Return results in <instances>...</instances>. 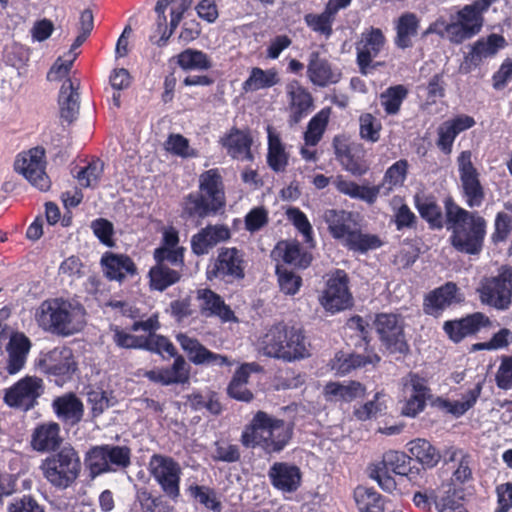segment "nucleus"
I'll return each mask as SVG.
<instances>
[{"instance_id":"obj_1","label":"nucleus","mask_w":512,"mask_h":512,"mask_svg":"<svg viewBox=\"0 0 512 512\" xmlns=\"http://www.w3.org/2000/svg\"><path fill=\"white\" fill-rule=\"evenodd\" d=\"M445 223L451 232L450 244L458 252L479 255L483 250L487 222L478 212H470L452 199L445 201Z\"/></svg>"},{"instance_id":"obj_45","label":"nucleus","mask_w":512,"mask_h":512,"mask_svg":"<svg viewBox=\"0 0 512 512\" xmlns=\"http://www.w3.org/2000/svg\"><path fill=\"white\" fill-rule=\"evenodd\" d=\"M105 445L94 446L86 454L85 462L90 476L95 478L103 473L115 471L109 466Z\"/></svg>"},{"instance_id":"obj_60","label":"nucleus","mask_w":512,"mask_h":512,"mask_svg":"<svg viewBox=\"0 0 512 512\" xmlns=\"http://www.w3.org/2000/svg\"><path fill=\"white\" fill-rule=\"evenodd\" d=\"M276 273L280 290L287 295L296 294L302 283L301 277L279 266H277Z\"/></svg>"},{"instance_id":"obj_31","label":"nucleus","mask_w":512,"mask_h":512,"mask_svg":"<svg viewBox=\"0 0 512 512\" xmlns=\"http://www.w3.org/2000/svg\"><path fill=\"white\" fill-rule=\"evenodd\" d=\"M457 290L456 284L452 282L435 289L426 296L424 311L429 315L438 316L445 308L460 301Z\"/></svg>"},{"instance_id":"obj_52","label":"nucleus","mask_w":512,"mask_h":512,"mask_svg":"<svg viewBox=\"0 0 512 512\" xmlns=\"http://www.w3.org/2000/svg\"><path fill=\"white\" fill-rule=\"evenodd\" d=\"M381 122L371 113H364L359 117V135L361 139L376 143L380 139Z\"/></svg>"},{"instance_id":"obj_50","label":"nucleus","mask_w":512,"mask_h":512,"mask_svg":"<svg viewBox=\"0 0 512 512\" xmlns=\"http://www.w3.org/2000/svg\"><path fill=\"white\" fill-rule=\"evenodd\" d=\"M329 120V110H321L308 123L304 133L306 145L315 146L321 140Z\"/></svg>"},{"instance_id":"obj_18","label":"nucleus","mask_w":512,"mask_h":512,"mask_svg":"<svg viewBox=\"0 0 512 512\" xmlns=\"http://www.w3.org/2000/svg\"><path fill=\"white\" fill-rule=\"evenodd\" d=\"M215 277L228 280L244 278L243 253L236 248H221L214 264Z\"/></svg>"},{"instance_id":"obj_20","label":"nucleus","mask_w":512,"mask_h":512,"mask_svg":"<svg viewBox=\"0 0 512 512\" xmlns=\"http://www.w3.org/2000/svg\"><path fill=\"white\" fill-rule=\"evenodd\" d=\"M385 44V37L379 28H370L361 35L356 46L357 63L362 74L367 73L372 59L377 57Z\"/></svg>"},{"instance_id":"obj_49","label":"nucleus","mask_w":512,"mask_h":512,"mask_svg":"<svg viewBox=\"0 0 512 512\" xmlns=\"http://www.w3.org/2000/svg\"><path fill=\"white\" fill-rule=\"evenodd\" d=\"M171 367L163 368L165 380L169 385L186 384L190 379V366L182 355L176 354Z\"/></svg>"},{"instance_id":"obj_44","label":"nucleus","mask_w":512,"mask_h":512,"mask_svg":"<svg viewBox=\"0 0 512 512\" xmlns=\"http://www.w3.org/2000/svg\"><path fill=\"white\" fill-rule=\"evenodd\" d=\"M325 392L327 395L335 396L339 400L350 402L363 396L365 387L356 381H350L346 384L331 382L325 386Z\"/></svg>"},{"instance_id":"obj_64","label":"nucleus","mask_w":512,"mask_h":512,"mask_svg":"<svg viewBox=\"0 0 512 512\" xmlns=\"http://www.w3.org/2000/svg\"><path fill=\"white\" fill-rule=\"evenodd\" d=\"M496 383L500 389L512 388V356H503L496 373Z\"/></svg>"},{"instance_id":"obj_42","label":"nucleus","mask_w":512,"mask_h":512,"mask_svg":"<svg viewBox=\"0 0 512 512\" xmlns=\"http://www.w3.org/2000/svg\"><path fill=\"white\" fill-rule=\"evenodd\" d=\"M181 275L182 271L177 268L168 267L162 263L155 264L149 271L150 287L162 292L177 283Z\"/></svg>"},{"instance_id":"obj_16","label":"nucleus","mask_w":512,"mask_h":512,"mask_svg":"<svg viewBox=\"0 0 512 512\" xmlns=\"http://www.w3.org/2000/svg\"><path fill=\"white\" fill-rule=\"evenodd\" d=\"M320 303L326 311L339 312L352 305V296L348 289V276L343 270H336L327 280L326 289L320 297Z\"/></svg>"},{"instance_id":"obj_13","label":"nucleus","mask_w":512,"mask_h":512,"mask_svg":"<svg viewBox=\"0 0 512 512\" xmlns=\"http://www.w3.org/2000/svg\"><path fill=\"white\" fill-rule=\"evenodd\" d=\"M374 327L381 342L391 353L404 354L408 352L404 320L401 316L392 313L378 314L374 321Z\"/></svg>"},{"instance_id":"obj_57","label":"nucleus","mask_w":512,"mask_h":512,"mask_svg":"<svg viewBox=\"0 0 512 512\" xmlns=\"http://www.w3.org/2000/svg\"><path fill=\"white\" fill-rule=\"evenodd\" d=\"M143 345V349L157 354H161L163 351H165L170 357H175L176 354H178L175 346L168 338L155 333H151L147 337H144Z\"/></svg>"},{"instance_id":"obj_56","label":"nucleus","mask_w":512,"mask_h":512,"mask_svg":"<svg viewBox=\"0 0 512 512\" xmlns=\"http://www.w3.org/2000/svg\"><path fill=\"white\" fill-rule=\"evenodd\" d=\"M335 16L334 13L325 8L321 14L306 15L305 21L312 30L329 37L332 34V24Z\"/></svg>"},{"instance_id":"obj_61","label":"nucleus","mask_w":512,"mask_h":512,"mask_svg":"<svg viewBox=\"0 0 512 512\" xmlns=\"http://www.w3.org/2000/svg\"><path fill=\"white\" fill-rule=\"evenodd\" d=\"M405 393L430 399L431 390L427 385V381L418 374L410 373L403 379Z\"/></svg>"},{"instance_id":"obj_58","label":"nucleus","mask_w":512,"mask_h":512,"mask_svg":"<svg viewBox=\"0 0 512 512\" xmlns=\"http://www.w3.org/2000/svg\"><path fill=\"white\" fill-rule=\"evenodd\" d=\"M137 500L140 503L143 512H171L172 508L163 500L162 497H153L145 489L137 492Z\"/></svg>"},{"instance_id":"obj_46","label":"nucleus","mask_w":512,"mask_h":512,"mask_svg":"<svg viewBox=\"0 0 512 512\" xmlns=\"http://www.w3.org/2000/svg\"><path fill=\"white\" fill-rule=\"evenodd\" d=\"M343 242L350 250L360 253L377 249L382 244L376 235L365 234L357 229H353Z\"/></svg>"},{"instance_id":"obj_8","label":"nucleus","mask_w":512,"mask_h":512,"mask_svg":"<svg viewBox=\"0 0 512 512\" xmlns=\"http://www.w3.org/2000/svg\"><path fill=\"white\" fill-rule=\"evenodd\" d=\"M495 0H475L457 12V21L445 26L449 40L460 44L481 31L484 23L483 14Z\"/></svg>"},{"instance_id":"obj_36","label":"nucleus","mask_w":512,"mask_h":512,"mask_svg":"<svg viewBox=\"0 0 512 512\" xmlns=\"http://www.w3.org/2000/svg\"><path fill=\"white\" fill-rule=\"evenodd\" d=\"M419 18L412 12L403 13L396 21L395 45L400 49L412 47V39L417 36Z\"/></svg>"},{"instance_id":"obj_48","label":"nucleus","mask_w":512,"mask_h":512,"mask_svg":"<svg viewBox=\"0 0 512 512\" xmlns=\"http://www.w3.org/2000/svg\"><path fill=\"white\" fill-rule=\"evenodd\" d=\"M355 501L361 512H383L384 510L381 495L369 488L358 487L355 490Z\"/></svg>"},{"instance_id":"obj_63","label":"nucleus","mask_w":512,"mask_h":512,"mask_svg":"<svg viewBox=\"0 0 512 512\" xmlns=\"http://www.w3.org/2000/svg\"><path fill=\"white\" fill-rule=\"evenodd\" d=\"M165 147L167 151L183 158L195 155L194 150L189 146V141L180 134H171L166 141Z\"/></svg>"},{"instance_id":"obj_12","label":"nucleus","mask_w":512,"mask_h":512,"mask_svg":"<svg viewBox=\"0 0 512 512\" xmlns=\"http://www.w3.org/2000/svg\"><path fill=\"white\" fill-rule=\"evenodd\" d=\"M43 393V380L36 376H26L5 390L3 400L11 408L29 411L38 404Z\"/></svg>"},{"instance_id":"obj_7","label":"nucleus","mask_w":512,"mask_h":512,"mask_svg":"<svg viewBox=\"0 0 512 512\" xmlns=\"http://www.w3.org/2000/svg\"><path fill=\"white\" fill-rule=\"evenodd\" d=\"M408 171V162L400 159L390 166L384 175L383 184L376 186L358 185L357 183L337 176L333 184L337 191L353 199L362 200L370 205L374 204L380 194L381 188L385 183L389 184L388 190L393 186L403 185Z\"/></svg>"},{"instance_id":"obj_23","label":"nucleus","mask_w":512,"mask_h":512,"mask_svg":"<svg viewBox=\"0 0 512 512\" xmlns=\"http://www.w3.org/2000/svg\"><path fill=\"white\" fill-rule=\"evenodd\" d=\"M336 158L346 171L354 176H362L369 170V164L364 159V151L360 145L349 147L344 143H338L334 138Z\"/></svg>"},{"instance_id":"obj_22","label":"nucleus","mask_w":512,"mask_h":512,"mask_svg":"<svg viewBox=\"0 0 512 512\" xmlns=\"http://www.w3.org/2000/svg\"><path fill=\"white\" fill-rule=\"evenodd\" d=\"M489 324L490 320L486 315L476 312L458 320L447 321L443 328L451 340L459 342Z\"/></svg>"},{"instance_id":"obj_28","label":"nucleus","mask_w":512,"mask_h":512,"mask_svg":"<svg viewBox=\"0 0 512 512\" xmlns=\"http://www.w3.org/2000/svg\"><path fill=\"white\" fill-rule=\"evenodd\" d=\"M197 299L200 301V311L203 316H217L224 322L236 320L234 312L225 304L221 296L212 290H198Z\"/></svg>"},{"instance_id":"obj_30","label":"nucleus","mask_w":512,"mask_h":512,"mask_svg":"<svg viewBox=\"0 0 512 512\" xmlns=\"http://www.w3.org/2000/svg\"><path fill=\"white\" fill-rule=\"evenodd\" d=\"M268 475L273 486L283 492H293L297 490L301 482L300 469L288 463H274Z\"/></svg>"},{"instance_id":"obj_39","label":"nucleus","mask_w":512,"mask_h":512,"mask_svg":"<svg viewBox=\"0 0 512 512\" xmlns=\"http://www.w3.org/2000/svg\"><path fill=\"white\" fill-rule=\"evenodd\" d=\"M279 81L280 79L275 69L263 70L259 67H253L250 70L249 77L242 84V90L248 93L268 89L278 84Z\"/></svg>"},{"instance_id":"obj_3","label":"nucleus","mask_w":512,"mask_h":512,"mask_svg":"<svg viewBox=\"0 0 512 512\" xmlns=\"http://www.w3.org/2000/svg\"><path fill=\"white\" fill-rule=\"evenodd\" d=\"M224 206L222 177L217 169H210L200 175L199 191L184 198L183 217L202 220L216 215Z\"/></svg>"},{"instance_id":"obj_59","label":"nucleus","mask_w":512,"mask_h":512,"mask_svg":"<svg viewBox=\"0 0 512 512\" xmlns=\"http://www.w3.org/2000/svg\"><path fill=\"white\" fill-rule=\"evenodd\" d=\"M109 466L114 468H126L130 465L131 450L126 446L105 445Z\"/></svg>"},{"instance_id":"obj_25","label":"nucleus","mask_w":512,"mask_h":512,"mask_svg":"<svg viewBox=\"0 0 512 512\" xmlns=\"http://www.w3.org/2000/svg\"><path fill=\"white\" fill-rule=\"evenodd\" d=\"M79 82L66 78L61 85L58 97L60 117L69 124L79 115Z\"/></svg>"},{"instance_id":"obj_62","label":"nucleus","mask_w":512,"mask_h":512,"mask_svg":"<svg viewBox=\"0 0 512 512\" xmlns=\"http://www.w3.org/2000/svg\"><path fill=\"white\" fill-rule=\"evenodd\" d=\"M8 512H45L42 505L31 495L14 497L7 505Z\"/></svg>"},{"instance_id":"obj_47","label":"nucleus","mask_w":512,"mask_h":512,"mask_svg":"<svg viewBox=\"0 0 512 512\" xmlns=\"http://www.w3.org/2000/svg\"><path fill=\"white\" fill-rule=\"evenodd\" d=\"M415 204L419 214L429 223L431 228L441 229L443 227L441 208L433 199L416 196Z\"/></svg>"},{"instance_id":"obj_24","label":"nucleus","mask_w":512,"mask_h":512,"mask_svg":"<svg viewBox=\"0 0 512 512\" xmlns=\"http://www.w3.org/2000/svg\"><path fill=\"white\" fill-rule=\"evenodd\" d=\"M30 349L31 342L23 333H15L10 337L6 345L8 358L5 367L9 375H15L24 368Z\"/></svg>"},{"instance_id":"obj_37","label":"nucleus","mask_w":512,"mask_h":512,"mask_svg":"<svg viewBox=\"0 0 512 512\" xmlns=\"http://www.w3.org/2000/svg\"><path fill=\"white\" fill-rule=\"evenodd\" d=\"M252 140L247 133L238 129H232L231 132L222 139L223 146L228 154L240 160H252L251 153Z\"/></svg>"},{"instance_id":"obj_51","label":"nucleus","mask_w":512,"mask_h":512,"mask_svg":"<svg viewBox=\"0 0 512 512\" xmlns=\"http://www.w3.org/2000/svg\"><path fill=\"white\" fill-rule=\"evenodd\" d=\"M407 95V90L402 85L388 88L380 95L381 105L389 115L397 114L400 106Z\"/></svg>"},{"instance_id":"obj_11","label":"nucleus","mask_w":512,"mask_h":512,"mask_svg":"<svg viewBox=\"0 0 512 512\" xmlns=\"http://www.w3.org/2000/svg\"><path fill=\"white\" fill-rule=\"evenodd\" d=\"M148 470L166 496L173 500L179 497L182 470L177 461L166 455L153 454Z\"/></svg>"},{"instance_id":"obj_27","label":"nucleus","mask_w":512,"mask_h":512,"mask_svg":"<svg viewBox=\"0 0 512 512\" xmlns=\"http://www.w3.org/2000/svg\"><path fill=\"white\" fill-rule=\"evenodd\" d=\"M62 441L60 426L55 422H48L34 429L31 436V447L37 452H50L58 449Z\"/></svg>"},{"instance_id":"obj_41","label":"nucleus","mask_w":512,"mask_h":512,"mask_svg":"<svg viewBox=\"0 0 512 512\" xmlns=\"http://www.w3.org/2000/svg\"><path fill=\"white\" fill-rule=\"evenodd\" d=\"M380 361V357L377 354L372 355H359V354H345L343 352L337 353L335 356L333 369L337 374L345 375L360 367H364L367 364H376Z\"/></svg>"},{"instance_id":"obj_2","label":"nucleus","mask_w":512,"mask_h":512,"mask_svg":"<svg viewBox=\"0 0 512 512\" xmlns=\"http://www.w3.org/2000/svg\"><path fill=\"white\" fill-rule=\"evenodd\" d=\"M43 330L58 336H71L85 326V310L76 303L55 298L43 301L35 312Z\"/></svg>"},{"instance_id":"obj_19","label":"nucleus","mask_w":512,"mask_h":512,"mask_svg":"<svg viewBox=\"0 0 512 512\" xmlns=\"http://www.w3.org/2000/svg\"><path fill=\"white\" fill-rule=\"evenodd\" d=\"M307 77L316 86L326 87L336 84L341 79V72L333 68L326 57L318 51L309 54L307 65Z\"/></svg>"},{"instance_id":"obj_33","label":"nucleus","mask_w":512,"mask_h":512,"mask_svg":"<svg viewBox=\"0 0 512 512\" xmlns=\"http://www.w3.org/2000/svg\"><path fill=\"white\" fill-rule=\"evenodd\" d=\"M52 406L57 417L70 425L79 423L83 417V404L72 393L55 398Z\"/></svg>"},{"instance_id":"obj_55","label":"nucleus","mask_w":512,"mask_h":512,"mask_svg":"<svg viewBox=\"0 0 512 512\" xmlns=\"http://www.w3.org/2000/svg\"><path fill=\"white\" fill-rule=\"evenodd\" d=\"M154 259L156 264L162 263L165 266L177 268L182 271L184 267V248H157L154 251Z\"/></svg>"},{"instance_id":"obj_4","label":"nucleus","mask_w":512,"mask_h":512,"mask_svg":"<svg viewBox=\"0 0 512 512\" xmlns=\"http://www.w3.org/2000/svg\"><path fill=\"white\" fill-rule=\"evenodd\" d=\"M292 437V426L264 411H258L242 434L247 447L261 446L267 453L280 452Z\"/></svg>"},{"instance_id":"obj_21","label":"nucleus","mask_w":512,"mask_h":512,"mask_svg":"<svg viewBox=\"0 0 512 512\" xmlns=\"http://www.w3.org/2000/svg\"><path fill=\"white\" fill-rule=\"evenodd\" d=\"M230 230L225 225H208L191 239L192 252L198 256L208 254L221 242L230 239Z\"/></svg>"},{"instance_id":"obj_53","label":"nucleus","mask_w":512,"mask_h":512,"mask_svg":"<svg viewBox=\"0 0 512 512\" xmlns=\"http://www.w3.org/2000/svg\"><path fill=\"white\" fill-rule=\"evenodd\" d=\"M104 171V163L99 159L92 161L81 169L76 178L84 188H96Z\"/></svg>"},{"instance_id":"obj_10","label":"nucleus","mask_w":512,"mask_h":512,"mask_svg":"<svg viewBox=\"0 0 512 512\" xmlns=\"http://www.w3.org/2000/svg\"><path fill=\"white\" fill-rule=\"evenodd\" d=\"M411 456L404 452L389 450L383 454L382 460L369 468V476L374 479L386 492H392L396 488L394 478L389 470L397 475H408L410 472Z\"/></svg>"},{"instance_id":"obj_15","label":"nucleus","mask_w":512,"mask_h":512,"mask_svg":"<svg viewBox=\"0 0 512 512\" xmlns=\"http://www.w3.org/2000/svg\"><path fill=\"white\" fill-rule=\"evenodd\" d=\"M471 152L462 151L457 159L463 195L469 208L480 207L485 198L479 173L471 161Z\"/></svg>"},{"instance_id":"obj_34","label":"nucleus","mask_w":512,"mask_h":512,"mask_svg":"<svg viewBox=\"0 0 512 512\" xmlns=\"http://www.w3.org/2000/svg\"><path fill=\"white\" fill-rule=\"evenodd\" d=\"M323 219L335 239L344 241L355 225L353 214L345 210L328 209L323 214Z\"/></svg>"},{"instance_id":"obj_29","label":"nucleus","mask_w":512,"mask_h":512,"mask_svg":"<svg viewBox=\"0 0 512 512\" xmlns=\"http://www.w3.org/2000/svg\"><path fill=\"white\" fill-rule=\"evenodd\" d=\"M101 264L109 280L122 282L126 276H134L137 273L135 263L127 255L106 253L101 259Z\"/></svg>"},{"instance_id":"obj_9","label":"nucleus","mask_w":512,"mask_h":512,"mask_svg":"<svg viewBox=\"0 0 512 512\" xmlns=\"http://www.w3.org/2000/svg\"><path fill=\"white\" fill-rule=\"evenodd\" d=\"M480 301L497 310H507L512 304V267H500L496 276L484 278L478 288Z\"/></svg>"},{"instance_id":"obj_5","label":"nucleus","mask_w":512,"mask_h":512,"mask_svg":"<svg viewBox=\"0 0 512 512\" xmlns=\"http://www.w3.org/2000/svg\"><path fill=\"white\" fill-rule=\"evenodd\" d=\"M259 348L268 357L293 361L309 355L301 329L284 323L272 325L259 339Z\"/></svg>"},{"instance_id":"obj_54","label":"nucleus","mask_w":512,"mask_h":512,"mask_svg":"<svg viewBox=\"0 0 512 512\" xmlns=\"http://www.w3.org/2000/svg\"><path fill=\"white\" fill-rule=\"evenodd\" d=\"M178 64L185 70H206L211 67V62L205 53L192 49H187L179 54Z\"/></svg>"},{"instance_id":"obj_43","label":"nucleus","mask_w":512,"mask_h":512,"mask_svg":"<svg viewBox=\"0 0 512 512\" xmlns=\"http://www.w3.org/2000/svg\"><path fill=\"white\" fill-rule=\"evenodd\" d=\"M267 161L275 172L284 171L288 164V155L279 136L268 128V154Z\"/></svg>"},{"instance_id":"obj_14","label":"nucleus","mask_w":512,"mask_h":512,"mask_svg":"<svg viewBox=\"0 0 512 512\" xmlns=\"http://www.w3.org/2000/svg\"><path fill=\"white\" fill-rule=\"evenodd\" d=\"M45 166V150L42 147L30 149L15 162V170L41 191H46L50 187V179L45 172Z\"/></svg>"},{"instance_id":"obj_35","label":"nucleus","mask_w":512,"mask_h":512,"mask_svg":"<svg viewBox=\"0 0 512 512\" xmlns=\"http://www.w3.org/2000/svg\"><path fill=\"white\" fill-rule=\"evenodd\" d=\"M46 370L49 374L64 376L76 369L72 350L66 347L53 349L45 359Z\"/></svg>"},{"instance_id":"obj_40","label":"nucleus","mask_w":512,"mask_h":512,"mask_svg":"<svg viewBox=\"0 0 512 512\" xmlns=\"http://www.w3.org/2000/svg\"><path fill=\"white\" fill-rule=\"evenodd\" d=\"M411 458L426 468L435 467L441 460V452L426 439H415L409 443Z\"/></svg>"},{"instance_id":"obj_17","label":"nucleus","mask_w":512,"mask_h":512,"mask_svg":"<svg viewBox=\"0 0 512 512\" xmlns=\"http://www.w3.org/2000/svg\"><path fill=\"white\" fill-rule=\"evenodd\" d=\"M176 340L186 352L189 360L195 365H208L213 367L233 365V361L227 356L210 351L196 338L189 337L187 334H177Z\"/></svg>"},{"instance_id":"obj_6","label":"nucleus","mask_w":512,"mask_h":512,"mask_svg":"<svg viewBox=\"0 0 512 512\" xmlns=\"http://www.w3.org/2000/svg\"><path fill=\"white\" fill-rule=\"evenodd\" d=\"M81 468L79 454L71 446H64L45 458L40 465L43 477L53 487L61 490L67 489L76 482Z\"/></svg>"},{"instance_id":"obj_26","label":"nucleus","mask_w":512,"mask_h":512,"mask_svg":"<svg viewBox=\"0 0 512 512\" xmlns=\"http://www.w3.org/2000/svg\"><path fill=\"white\" fill-rule=\"evenodd\" d=\"M504 38L497 34H491L487 41L478 40L472 47L471 52L465 57L464 62L460 66L462 73H470L476 68L483 58L494 55L498 48L502 47Z\"/></svg>"},{"instance_id":"obj_38","label":"nucleus","mask_w":512,"mask_h":512,"mask_svg":"<svg viewBox=\"0 0 512 512\" xmlns=\"http://www.w3.org/2000/svg\"><path fill=\"white\" fill-rule=\"evenodd\" d=\"M482 391V383L478 382L474 388L463 394L462 398L457 401H450L447 399L438 398V406L455 417H460L471 409Z\"/></svg>"},{"instance_id":"obj_32","label":"nucleus","mask_w":512,"mask_h":512,"mask_svg":"<svg viewBox=\"0 0 512 512\" xmlns=\"http://www.w3.org/2000/svg\"><path fill=\"white\" fill-rule=\"evenodd\" d=\"M290 104V121L297 124L308 113L313 104L311 94L297 81L289 83L286 87Z\"/></svg>"}]
</instances>
